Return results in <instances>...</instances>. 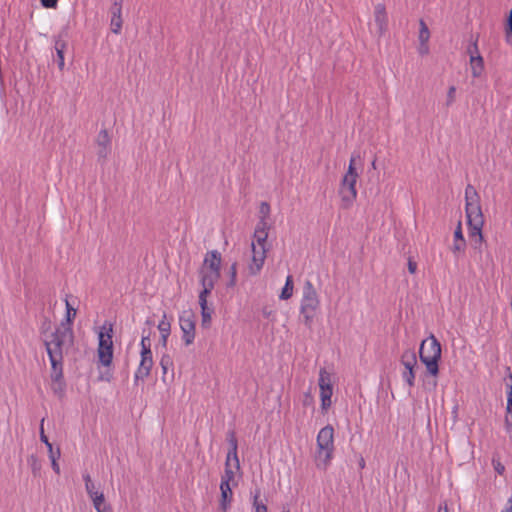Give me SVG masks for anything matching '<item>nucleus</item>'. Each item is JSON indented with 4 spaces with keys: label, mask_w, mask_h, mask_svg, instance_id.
<instances>
[{
    "label": "nucleus",
    "mask_w": 512,
    "mask_h": 512,
    "mask_svg": "<svg viewBox=\"0 0 512 512\" xmlns=\"http://www.w3.org/2000/svg\"><path fill=\"white\" fill-rule=\"evenodd\" d=\"M43 342L51 362V377L55 381H58L63 375L64 355L67 354L74 345L73 329L57 326L55 331L44 334Z\"/></svg>",
    "instance_id": "f257e3e1"
},
{
    "label": "nucleus",
    "mask_w": 512,
    "mask_h": 512,
    "mask_svg": "<svg viewBox=\"0 0 512 512\" xmlns=\"http://www.w3.org/2000/svg\"><path fill=\"white\" fill-rule=\"evenodd\" d=\"M465 200L466 215L471 237H478V241L481 242L483 239L482 227L484 224V217L482 214L478 193L470 184L465 188Z\"/></svg>",
    "instance_id": "f03ea898"
},
{
    "label": "nucleus",
    "mask_w": 512,
    "mask_h": 512,
    "mask_svg": "<svg viewBox=\"0 0 512 512\" xmlns=\"http://www.w3.org/2000/svg\"><path fill=\"white\" fill-rule=\"evenodd\" d=\"M320 308V299L317 290L311 281L307 280L303 286V294L300 302V315L303 323L311 328L314 318Z\"/></svg>",
    "instance_id": "7ed1b4c3"
},
{
    "label": "nucleus",
    "mask_w": 512,
    "mask_h": 512,
    "mask_svg": "<svg viewBox=\"0 0 512 512\" xmlns=\"http://www.w3.org/2000/svg\"><path fill=\"white\" fill-rule=\"evenodd\" d=\"M419 357L426 366L428 373L434 377L437 376L439 373L438 362L441 358V345L433 334L421 342Z\"/></svg>",
    "instance_id": "20e7f679"
},
{
    "label": "nucleus",
    "mask_w": 512,
    "mask_h": 512,
    "mask_svg": "<svg viewBox=\"0 0 512 512\" xmlns=\"http://www.w3.org/2000/svg\"><path fill=\"white\" fill-rule=\"evenodd\" d=\"M221 254L216 251H210L206 254L203 266L200 269V283L202 289L213 290L215 283L220 277Z\"/></svg>",
    "instance_id": "39448f33"
},
{
    "label": "nucleus",
    "mask_w": 512,
    "mask_h": 512,
    "mask_svg": "<svg viewBox=\"0 0 512 512\" xmlns=\"http://www.w3.org/2000/svg\"><path fill=\"white\" fill-rule=\"evenodd\" d=\"M356 158H359V155L353 154L349 161L348 170L343 176L340 187V195L343 202V206L348 208L352 205L354 200L357 197L356 190V182L358 178V173L356 172Z\"/></svg>",
    "instance_id": "423d86ee"
},
{
    "label": "nucleus",
    "mask_w": 512,
    "mask_h": 512,
    "mask_svg": "<svg viewBox=\"0 0 512 512\" xmlns=\"http://www.w3.org/2000/svg\"><path fill=\"white\" fill-rule=\"evenodd\" d=\"M333 451L334 428L331 425H326L317 435V457L326 466L332 459Z\"/></svg>",
    "instance_id": "0eeeda50"
},
{
    "label": "nucleus",
    "mask_w": 512,
    "mask_h": 512,
    "mask_svg": "<svg viewBox=\"0 0 512 512\" xmlns=\"http://www.w3.org/2000/svg\"><path fill=\"white\" fill-rule=\"evenodd\" d=\"M112 327L107 332L99 333L98 357L104 366H109L113 358Z\"/></svg>",
    "instance_id": "6e6552de"
},
{
    "label": "nucleus",
    "mask_w": 512,
    "mask_h": 512,
    "mask_svg": "<svg viewBox=\"0 0 512 512\" xmlns=\"http://www.w3.org/2000/svg\"><path fill=\"white\" fill-rule=\"evenodd\" d=\"M401 364L404 366V371L402 372L403 380L408 384L409 387H413L415 384L414 368L417 366V358L415 352L411 349L404 351L401 356Z\"/></svg>",
    "instance_id": "1a4fd4ad"
},
{
    "label": "nucleus",
    "mask_w": 512,
    "mask_h": 512,
    "mask_svg": "<svg viewBox=\"0 0 512 512\" xmlns=\"http://www.w3.org/2000/svg\"><path fill=\"white\" fill-rule=\"evenodd\" d=\"M179 324L185 345L192 344L195 339L194 313L191 310L183 311L179 317Z\"/></svg>",
    "instance_id": "9d476101"
},
{
    "label": "nucleus",
    "mask_w": 512,
    "mask_h": 512,
    "mask_svg": "<svg viewBox=\"0 0 512 512\" xmlns=\"http://www.w3.org/2000/svg\"><path fill=\"white\" fill-rule=\"evenodd\" d=\"M266 252V247H258L255 246V243H252V259L248 265L250 275H257L260 273L266 259Z\"/></svg>",
    "instance_id": "9b49d317"
},
{
    "label": "nucleus",
    "mask_w": 512,
    "mask_h": 512,
    "mask_svg": "<svg viewBox=\"0 0 512 512\" xmlns=\"http://www.w3.org/2000/svg\"><path fill=\"white\" fill-rule=\"evenodd\" d=\"M153 366V358L151 350L141 351V361L135 372V382L139 380L144 381L151 372V368Z\"/></svg>",
    "instance_id": "f8f14e48"
},
{
    "label": "nucleus",
    "mask_w": 512,
    "mask_h": 512,
    "mask_svg": "<svg viewBox=\"0 0 512 512\" xmlns=\"http://www.w3.org/2000/svg\"><path fill=\"white\" fill-rule=\"evenodd\" d=\"M212 290L202 289L199 294V304L201 307L202 326L209 327L213 310L207 305V297Z\"/></svg>",
    "instance_id": "ddd939ff"
},
{
    "label": "nucleus",
    "mask_w": 512,
    "mask_h": 512,
    "mask_svg": "<svg viewBox=\"0 0 512 512\" xmlns=\"http://www.w3.org/2000/svg\"><path fill=\"white\" fill-rule=\"evenodd\" d=\"M374 22L377 27V32L382 36L388 27V17L385 6L383 4H377L374 10Z\"/></svg>",
    "instance_id": "4468645a"
},
{
    "label": "nucleus",
    "mask_w": 512,
    "mask_h": 512,
    "mask_svg": "<svg viewBox=\"0 0 512 512\" xmlns=\"http://www.w3.org/2000/svg\"><path fill=\"white\" fill-rule=\"evenodd\" d=\"M110 143L111 139L108 135L107 130H101L96 138L97 144V155L99 158L106 159L108 154L110 153Z\"/></svg>",
    "instance_id": "2eb2a0df"
},
{
    "label": "nucleus",
    "mask_w": 512,
    "mask_h": 512,
    "mask_svg": "<svg viewBox=\"0 0 512 512\" xmlns=\"http://www.w3.org/2000/svg\"><path fill=\"white\" fill-rule=\"evenodd\" d=\"M268 229V222L264 219H260L254 231V241L252 243H255V246L266 247Z\"/></svg>",
    "instance_id": "dca6fc26"
},
{
    "label": "nucleus",
    "mask_w": 512,
    "mask_h": 512,
    "mask_svg": "<svg viewBox=\"0 0 512 512\" xmlns=\"http://www.w3.org/2000/svg\"><path fill=\"white\" fill-rule=\"evenodd\" d=\"M111 31L115 34H119L122 28V18H121V5L115 2L111 8Z\"/></svg>",
    "instance_id": "f3484780"
},
{
    "label": "nucleus",
    "mask_w": 512,
    "mask_h": 512,
    "mask_svg": "<svg viewBox=\"0 0 512 512\" xmlns=\"http://www.w3.org/2000/svg\"><path fill=\"white\" fill-rule=\"evenodd\" d=\"M220 490H221V509L223 512L227 511L228 504L231 501L232 498V490L230 487V484H226V481H221L220 483Z\"/></svg>",
    "instance_id": "a211bd4d"
},
{
    "label": "nucleus",
    "mask_w": 512,
    "mask_h": 512,
    "mask_svg": "<svg viewBox=\"0 0 512 512\" xmlns=\"http://www.w3.org/2000/svg\"><path fill=\"white\" fill-rule=\"evenodd\" d=\"M65 306H66L65 319L58 326L66 328V329H72V323H73L74 318L76 317L77 311L75 308H73L71 306L68 299H65Z\"/></svg>",
    "instance_id": "6ab92c4d"
},
{
    "label": "nucleus",
    "mask_w": 512,
    "mask_h": 512,
    "mask_svg": "<svg viewBox=\"0 0 512 512\" xmlns=\"http://www.w3.org/2000/svg\"><path fill=\"white\" fill-rule=\"evenodd\" d=\"M471 74L473 77H480L484 71V61L481 55L472 56L470 59Z\"/></svg>",
    "instance_id": "aec40b11"
},
{
    "label": "nucleus",
    "mask_w": 512,
    "mask_h": 512,
    "mask_svg": "<svg viewBox=\"0 0 512 512\" xmlns=\"http://www.w3.org/2000/svg\"><path fill=\"white\" fill-rule=\"evenodd\" d=\"M229 444H230L231 449L229 450V452L227 454V457L229 459H233V461H234V468L236 470H239L240 469V464H239V459H238V455H237V440H236V437H235L234 433L230 434Z\"/></svg>",
    "instance_id": "412c9836"
},
{
    "label": "nucleus",
    "mask_w": 512,
    "mask_h": 512,
    "mask_svg": "<svg viewBox=\"0 0 512 512\" xmlns=\"http://www.w3.org/2000/svg\"><path fill=\"white\" fill-rule=\"evenodd\" d=\"M238 470L234 468V461L233 459L226 458L225 462V471L224 475L221 478V481H226V484H230L235 477V474Z\"/></svg>",
    "instance_id": "4be33fe9"
},
{
    "label": "nucleus",
    "mask_w": 512,
    "mask_h": 512,
    "mask_svg": "<svg viewBox=\"0 0 512 512\" xmlns=\"http://www.w3.org/2000/svg\"><path fill=\"white\" fill-rule=\"evenodd\" d=\"M91 500L97 512H112L111 507L105 503V497L101 491Z\"/></svg>",
    "instance_id": "5701e85b"
},
{
    "label": "nucleus",
    "mask_w": 512,
    "mask_h": 512,
    "mask_svg": "<svg viewBox=\"0 0 512 512\" xmlns=\"http://www.w3.org/2000/svg\"><path fill=\"white\" fill-rule=\"evenodd\" d=\"M65 48H66V43L63 40L57 39L55 41V50L57 53V65L61 71L64 69V66H65V61H64Z\"/></svg>",
    "instance_id": "b1692460"
},
{
    "label": "nucleus",
    "mask_w": 512,
    "mask_h": 512,
    "mask_svg": "<svg viewBox=\"0 0 512 512\" xmlns=\"http://www.w3.org/2000/svg\"><path fill=\"white\" fill-rule=\"evenodd\" d=\"M332 387L320 388L321 408L326 411L331 406Z\"/></svg>",
    "instance_id": "393cba45"
},
{
    "label": "nucleus",
    "mask_w": 512,
    "mask_h": 512,
    "mask_svg": "<svg viewBox=\"0 0 512 512\" xmlns=\"http://www.w3.org/2000/svg\"><path fill=\"white\" fill-rule=\"evenodd\" d=\"M293 289H294L293 277L291 275H288L286 278L285 285H284V287L281 291V294L279 296L280 299L287 300V299L291 298L293 295Z\"/></svg>",
    "instance_id": "a878e982"
},
{
    "label": "nucleus",
    "mask_w": 512,
    "mask_h": 512,
    "mask_svg": "<svg viewBox=\"0 0 512 512\" xmlns=\"http://www.w3.org/2000/svg\"><path fill=\"white\" fill-rule=\"evenodd\" d=\"M332 387V379L330 373L321 368L319 371V388Z\"/></svg>",
    "instance_id": "bb28decb"
},
{
    "label": "nucleus",
    "mask_w": 512,
    "mask_h": 512,
    "mask_svg": "<svg viewBox=\"0 0 512 512\" xmlns=\"http://www.w3.org/2000/svg\"><path fill=\"white\" fill-rule=\"evenodd\" d=\"M420 30H419V42L420 43H428L430 38V31L428 29V26L424 22V20H420L419 22Z\"/></svg>",
    "instance_id": "cd10ccee"
},
{
    "label": "nucleus",
    "mask_w": 512,
    "mask_h": 512,
    "mask_svg": "<svg viewBox=\"0 0 512 512\" xmlns=\"http://www.w3.org/2000/svg\"><path fill=\"white\" fill-rule=\"evenodd\" d=\"M160 366L163 372V376H165L169 369L173 367L172 357L168 354L162 355L160 360Z\"/></svg>",
    "instance_id": "c85d7f7f"
},
{
    "label": "nucleus",
    "mask_w": 512,
    "mask_h": 512,
    "mask_svg": "<svg viewBox=\"0 0 512 512\" xmlns=\"http://www.w3.org/2000/svg\"><path fill=\"white\" fill-rule=\"evenodd\" d=\"M260 497V490H256L253 496V506L255 508V512H267V506L258 502Z\"/></svg>",
    "instance_id": "c756f323"
},
{
    "label": "nucleus",
    "mask_w": 512,
    "mask_h": 512,
    "mask_svg": "<svg viewBox=\"0 0 512 512\" xmlns=\"http://www.w3.org/2000/svg\"><path fill=\"white\" fill-rule=\"evenodd\" d=\"M158 329L160 334L170 335L171 325L170 322L166 319V314L163 315V319L159 322Z\"/></svg>",
    "instance_id": "7c9ffc66"
},
{
    "label": "nucleus",
    "mask_w": 512,
    "mask_h": 512,
    "mask_svg": "<svg viewBox=\"0 0 512 512\" xmlns=\"http://www.w3.org/2000/svg\"><path fill=\"white\" fill-rule=\"evenodd\" d=\"M456 100V87L454 85L450 86L447 95H446V107H450Z\"/></svg>",
    "instance_id": "2f4dec72"
},
{
    "label": "nucleus",
    "mask_w": 512,
    "mask_h": 512,
    "mask_svg": "<svg viewBox=\"0 0 512 512\" xmlns=\"http://www.w3.org/2000/svg\"><path fill=\"white\" fill-rule=\"evenodd\" d=\"M230 280L228 282V287H234L237 281V263H233L229 270Z\"/></svg>",
    "instance_id": "473e14b6"
},
{
    "label": "nucleus",
    "mask_w": 512,
    "mask_h": 512,
    "mask_svg": "<svg viewBox=\"0 0 512 512\" xmlns=\"http://www.w3.org/2000/svg\"><path fill=\"white\" fill-rule=\"evenodd\" d=\"M505 426L508 433L512 432V407L506 408Z\"/></svg>",
    "instance_id": "72a5a7b5"
},
{
    "label": "nucleus",
    "mask_w": 512,
    "mask_h": 512,
    "mask_svg": "<svg viewBox=\"0 0 512 512\" xmlns=\"http://www.w3.org/2000/svg\"><path fill=\"white\" fill-rule=\"evenodd\" d=\"M260 214H261V218L260 219H264L267 221V218L270 214V206L267 202H262L261 205H260V210H259Z\"/></svg>",
    "instance_id": "f704fd0d"
},
{
    "label": "nucleus",
    "mask_w": 512,
    "mask_h": 512,
    "mask_svg": "<svg viewBox=\"0 0 512 512\" xmlns=\"http://www.w3.org/2000/svg\"><path fill=\"white\" fill-rule=\"evenodd\" d=\"M465 248V241L455 240L452 246V251L455 255L461 253Z\"/></svg>",
    "instance_id": "c9c22d12"
},
{
    "label": "nucleus",
    "mask_w": 512,
    "mask_h": 512,
    "mask_svg": "<svg viewBox=\"0 0 512 512\" xmlns=\"http://www.w3.org/2000/svg\"><path fill=\"white\" fill-rule=\"evenodd\" d=\"M492 464H493V467H494V470L499 474V475H503L504 472H505V466L498 460V459H495L493 458L492 459Z\"/></svg>",
    "instance_id": "e433bc0d"
},
{
    "label": "nucleus",
    "mask_w": 512,
    "mask_h": 512,
    "mask_svg": "<svg viewBox=\"0 0 512 512\" xmlns=\"http://www.w3.org/2000/svg\"><path fill=\"white\" fill-rule=\"evenodd\" d=\"M30 461H31L32 473L34 475H37L41 469V464L38 462V460L34 456H31Z\"/></svg>",
    "instance_id": "4c0bfd02"
},
{
    "label": "nucleus",
    "mask_w": 512,
    "mask_h": 512,
    "mask_svg": "<svg viewBox=\"0 0 512 512\" xmlns=\"http://www.w3.org/2000/svg\"><path fill=\"white\" fill-rule=\"evenodd\" d=\"M467 53L469 54V57L480 55L478 51L477 41L473 42L468 48Z\"/></svg>",
    "instance_id": "58836bf2"
},
{
    "label": "nucleus",
    "mask_w": 512,
    "mask_h": 512,
    "mask_svg": "<svg viewBox=\"0 0 512 512\" xmlns=\"http://www.w3.org/2000/svg\"><path fill=\"white\" fill-rule=\"evenodd\" d=\"M44 418L41 420V424H40V440L41 442H43L45 445L49 444V440H48V437L46 436L45 432H44Z\"/></svg>",
    "instance_id": "ea45409f"
},
{
    "label": "nucleus",
    "mask_w": 512,
    "mask_h": 512,
    "mask_svg": "<svg viewBox=\"0 0 512 512\" xmlns=\"http://www.w3.org/2000/svg\"><path fill=\"white\" fill-rule=\"evenodd\" d=\"M87 494L89 495L90 499H92L95 495H97L100 491L96 489L95 484H90L89 488H85Z\"/></svg>",
    "instance_id": "a19ab883"
},
{
    "label": "nucleus",
    "mask_w": 512,
    "mask_h": 512,
    "mask_svg": "<svg viewBox=\"0 0 512 512\" xmlns=\"http://www.w3.org/2000/svg\"><path fill=\"white\" fill-rule=\"evenodd\" d=\"M510 384L507 398V408H512V374L509 375Z\"/></svg>",
    "instance_id": "79ce46f5"
},
{
    "label": "nucleus",
    "mask_w": 512,
    "mask_h": 512,
    "mask_svg": "<svg viewBox=\"0 0 512 512\" xmlns=\"http://www.w3.org/2000/svg\"><path fill=\"white\" fill-rule=\"evenodd\" d=\"M58 0H41V4L45 8H55Z\"/></svg>",
    "instance_id": "37998d69"
},
{
    "label": "nucleus",
    "mask_w": 512,
    "mask_h": 512,
    "mask_svg": "<svg viewBox=\"0 0 512 512\" xmlns=\"http://www.w3.org/2000/svg\"><path fill=\"white\" fill-rule=\"evenodd\" d=\"M50 460L59 459L61 455L60 448H56L48 452Z\"/></svg>",
    "instance_id": "c03bdc74"
},
{
    "label": "nucleus",
    "mask_w": 512,
    "mask_h": 512,
    "mask_svg": "<svg viewBox=\"0 0 512 512\" xmlns=\"http://www.w3.org/2000/svg\"><path fill=\"white\" fill-rule=\"evenodd\" d=\"M141 347H142V350H141V351L151 350V349H150V341H149V338H148V337H142V340H141Z\"/></svg>",
    "instance_id": "a18cd8bd"
},
{
    "label": "nucleus",
    "mask_w": 512,
    "mask_h": 512,
    "mask_svg": "<svg viewBox=\"0 0 512 512\" xmlns=\"http://www.w3.org/2000/svg\"><path fill=\"white\" fill-rule=\"evenodd\" d=\"M454 238H455V240L465 241L463 238V235H462V230H461L460 224L458 225L457 229L454 232Z\"/></svg>",
    "instance_id": "49530a36"
},
{
    "label": "nucleus",
    "mask_w": 512,
    "mask_h": 512,
    "mask_svg": "<svg viewBox=\"0 0 512 512\" xmlns=\"http://www.w3.org/2000/svg\"><path fill=\"white\" fill-rule=\"evenodd\" d=\"M417 269V264L412 259H409L408 261V270L411 274H414Z\"/></svg>",
    "instance_id": "de8ad7c7"
},
{
    "label": "nucleus",
    "mask_w": 512,
    "mask_h": 512,
    "mask_svg": "<svg viewBox=\"0 0 512 512\" xmlns=\"http://www.w3.org/2000/svg\"><path fill=\"white\" fill-rule=\"evenodd\" d=\"M51 466L56 474H60V466L58 464V459L51 460Z\"/></svg>",
    "instance_id": "09e8293b"
},
{
    "label": "nucleus",
    "mask_w": 512,
    "mask_h": 512,
    "mask_svg": "<svg viewBox=\"0 0 512 512\" xmlns=\"http://www.w3.org/2000/svg\"><path fill=\"white\" fill-rule=\"evenodd\" d=\"M83 480L85 482V488H89V485L94 483L88 473L83 474Z\"/></svg>",
    "instance_id": "8fccbe9b"
},
{
    "label": "nucleus",
    "mask_w": 512,
    "mask_h": 512,
    "mask_svg": "<svg viewBox=\"0 0 512 512\" xmlns=\"http://www.w3.org/2000/svg\"><path fill=\"white\" fill-rule=\"evenodd\" d=\"M429 51V48H428V45L427 43H420V46H419V53L424 55V54H427Z\"/></svg>",
    "instance_id": "3c124183"
},
{
    "label": "nucleus",
    "mask_w": 512,
    "mask_h": 512,
    "mask_svg": "<svg viewBox=\"0 0 512 512\" xmlns=\"http://www.w3.org/2000/svg\"><path fill=\"white\" fill-rule=\"evenodd\" d=\"M507 32L512 34V10L510 11L509 18L507 21Z\"/></svg>",
    "instance_id": "603ef678"
},
{
    "label": "nucleus",
    "mask_w": 512,
    "mask_h": 512,
    "mask_svg": "<svg viewBox=\"0 0 512 512\" xmlns=\"http://www.w3.org/2000/svg\"><path fill=\"white\" fill-rule=\"evenodd\" d=\"M502 512H512V498L507 500L506 508Z\"/></svg>",
    "instance_id": "864d4df0"
},
{
    "label": "nucleus",
    "mask_w": 512,
    "mask_h": 512,
    "mask_svg": "<svg viewBox=\"0 0 512 512\" xmlns=\"http://www.w3.org/2000/svg\"><path fill=\"white\" fill-rule=\"evenodd\" d=\"M168 337H169V335L161 334V342H162L163 346H166Z\"/></svg>",
    "instance_id": "5fc2aeb1"
},
{
    "label": "nucleus",
    "mask_w": 512,
    "mask_h": 512,
    "mask_svg": "<svg viewBox=\"0 0 512 512\" xmlns=\"http://www.w3.org/2000/svg\"><path fill=\"white\" fill-rule=\"evenodd\" d=\"M358 464L360 469H363L365 467V460L362 456L359 458Z\"/></svg>",
    "instance_id": "6e6d98bb"
},
{
    "label": "nucleus",
    "mask_w": 512,
    "mask_h": 512,
    "mask_svg": "<svg viewBox=\"0 0 512 512\" xmlns=\"http://www.w3.org/2000/svg\"><path fill=\"white\" fill-rule=\"evenodd\" d=\"M438 512H448V509L446 506H444V507L440 506Z\"/></svg>",
    "instance_id": "4d7b16f0"
},
{
    "label": "nucleus",
    "mask_w": 512,
    "mask_h": 512,
    "mask_svg": "<svg viewBox=\"0 0 512 512\" xmlns=\"http://www.w3.org/2000/svg\"><path fill=\"white\" fill-rule=\"evenodd\" d=\"M46 447L48 449V452H50L51 450H54L53 445L51 443L47 444Z\"/></svg>",
    "instance_id": "13d9d810"
},
{
    "label": "nucleus",
    "mask_w": 512,
    "mask_h": 512,
    "mask_svg": "<svg viewBox=\"0 0 512 512\" xmlns=\"http://www.w3.org/2000/svg\"><path fill=\"white\" fill-rule=\"evenodd\" d=\"M49 325H50V323H47V328L49 327ZM45 328H46V323H44V324L42 325V330L44 331V329H45Z\"/></svg>",
    "instance_id": "bf43d9fd"
}]
</instances>
